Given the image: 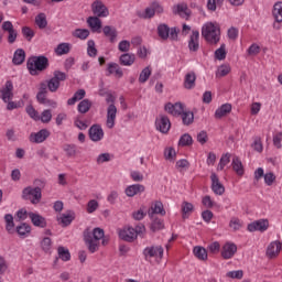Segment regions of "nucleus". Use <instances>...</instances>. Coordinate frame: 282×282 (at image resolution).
<instances>
[{
  "label": "nucleus",
  "instance_id": "nucleus-1",
  "mask_svg": "<svg viewBox=\"0 0 282 282\" xmlns=\"http://www.w3.org/2000/svg\"><path fill=\"white\" fill-rule=\"evenodd\" d=\"M202 36L207 43H209V45H217L221 39V30L219 29V24L215 22H206L202 26Z\"/></svg>",
  "mask_w": 282,
  "mask_h": 282
},
{
  "label": "nucleus",
  "instance_id": "nucleus-2",
  "mask_svg": "<svg viewBox=\"0 0 282 282\" xmlns=\"http://www.w3.org/2000/svg\"><path fill=\"white\" fill-rule=\"evenodd\" d=\"M104 238L105 230H102L101 228L97 227L93 230V232L89 230L84 231V241L91 254H94V252H98V246H100L99 241Z\"/></svg>",
  "mask_w": 282,
  "mask_h": 282
},
{
  "label": "nucleus",
  "instance_id": "nucleus-3",
  "mask_svg": "<svg viewBox=\"0 0 282 282\" xmlns=\"http://www.w3.org/2000/svg\"><path fill=\"white\" fill-rule=\"evenodd\" d=\"M47 67H50V59L45 55L30 57L26 62L31 76H39V72H45Z\"/></svg>",
  "mask_w": 282,
  "mask_h": 282
},
{
  "label": "nucleus",
  "instance_id": "nucleus-4",
  "mask_svg": "<svg viewBox=\"0 0 282 282\" xmlns=\"http://www.w3.org/2000/svg\"><path fill=\"white\" fill-rule=\"evenodd\" d=\"M142 232V227L137 225L135 228L131 226H124L121 229H118L119 239L127 241L128 243H133L138 239V235Z\"/></svg>",
  "mask_w": 282,
  "mask_h": 282
},
{
  "label": "nucleus",
  "instance_id": "nucleus-5",
  "mask_svg": "<svg viewBox=\"0 0 282 282\" xmlns=\"http://www.w3.org/2000/svg\"><path fill=\"white\" fill-rule=\"evenodd\" d=\"M143 254L145 261H149L150 263H160L164 257V248H162V246L148 247L144 249Z\"/></svg>",
  "mask_w": 282,
  "mask_h": 282
},
{
  "label": "nucleus",
  "instance_id": "nucleus-6",
  "mask_svg": "<svg viewBox=\"0 0 282 282\" xmlns=\"http://www.w3.org/2000/svg\"><path fill=\"white\" fill-rule=\"evenodd\" d=\"M43 197L41 187L28 186L22 191V199L31 202V204H40Z\"/></svg>",
  "mask_w": 282,
  "mask_h": 282
},
{
  "label": "nucleus",
  "instance_id": "nucleus-7",
  "mask_svg": "<svg viewBox=\"0 0 282 282\" xmlns=\"http://www.w3.org/2000/svg\"><path fill=\"white\" fill-rule=\"evenodd\" d=\"M67 80V74L61 70H54L53 77L46 82L47 88L52 94L58 91L61 83Z\"/></svg>",
  "mask_w": 282,
  "mask_h": 282
},
{
  "label": "nucleus",
  "instance_id": "nucleus-8",
  "mask_svg": "<svg viewBox=\"0 0 282 282\" xmlns=\"http://www.w3.org/2000/svg\"><path fill=\"white\" fill-rule=\"evenodd\" d=\"M158 34L160 39L166 41V39H171V41H177V29L176 28H169L166 24H160L158 26Z\"/></svg>",
  "mask_w": 282,
  "mask_h": 282
},
{
  "label": "nucleus",
  "instance_id": "nucleus-9",
  "mask_svg": "<svg viewBox=\"0 0 282 282\" xmlns=\"http://www.w3.org/2000/svg\"><path fill=\"white\" fill-rule=\"evenodd\" d=\"M0 98L2 102H10L14 98V84L12 80H7L0 89Z\"/></svg>",
  "mask_w": 282,
  "mask_h": 282
},
{
  "label": "nucleus",
  "instance_id": "nucleus-10",
  "mask_svg": "<svg viewBox=\"0 0 282 282\" xmlns=\"http://www.w3.org/2000/svg\"><path fill=\"white\" fill-rule=\"evenodd\" d=\"M91 11L95 17H99L102 19L107 18V15L109 14V9L107 8V6H105L102 0H95L91 3Z\"/></svg>",
  "mask_w": 282,
  "mask_h": 282
},
{
  "label": "nucleus",
  "instance_id": "nucleus-11",
  "mask_svg": "<svg viewBox=\"0 0 282 282\" xmlns=\"http://www.w3.org/2000/svg\"><path fill=\"white\" fill-rule=\"evenodd\" d=\"M118 116V108L115 104H110L107 108L106 127L113 129L116 127V118Z\"/></svg>",
  "mask_w": 282,
  "mask_h": 282
},
{
  "label": "nucleus",
  "instance_id": "nucleus-12",
  "mask_svg": "<svg viewBox=\"0 0 282 282\" xmlns=\"http://www.w3.org/2000/svg\"><path fill=\"white\" fill-rule=\"evenodd\" d=\"M269 227L270 223L268 221V219H259L249 224L247 230H249V232H265Z\"/></svg>",
  "mask_w": 282,
  "mask_h": 282
},
{
  "label": "nucleus",
  "instance_id": "nucleus-13",
  "mask_svg": "<svg viewBox=\"0 0 282 282\" xmlns=\"http://www.w3.org/2000/svg\"><path fill=\"white\" fill-rule=\"evenodd\" d=\"M88 135L91 142H100L105 138V131L100 124H93L88 130Z\"/></svg>",
  "mask_w": 282,
  "mask_h": 282
},
{
  "label": "nucleus",
  "instance_id": "nucleus-14",
  "mask_svg": "<svg viewBox=\"0 0 282 282\" xmlns=\"http://www.w3.org/2000/svg\"><path fill=\"white\" fill-rule=\"evenodd\" d=\"M156 129L161 133H169L171 130V119L169 117L161 115L155 120Z\"/></svg>",
  "mask_w": 282,
  "mask_h": 282
},
{
  "label": "nucleus",
  "instance_id": "nucleus-15",
  "mask_svg": "<svg viewBox=\"0 0 282 282\" xmlns=\"http://www.w3.org/2000/svg\"><path fill=\"white\" fill-rule=\"evenodd\" d=\"M212 180V191L215 193V195H223L226 193V187H224V184H221V181H219V176L213 172L210 174Z\"/></svg>",
  "mask_w": 282,
  "mask_h": 282
},
{
  "label": "nucleus",
  "instance_id": "nucleus-16",
  "mask_svg": "<svg viewBox=\"0 0 282 282\" xmlns=\"http://www.w3.org/2000/svg\"><path fill=\"white\" fill-rule=\"evenodd\" d=\"M282 242L279 240L272 241L267 248V257L269 259H276L281 254Z\"/></svg>",
  "mask_w": 282,
  "mask_h": 282
},
{
  "label": "nucleus",
  "instance_id": "nucleus-17",
  "mask_svg": "<svg viewBox=\"0 0 282 282\" xmlns=\"http://www.w3.org/2000/svg\"><path fill=\"white\" fill-rule=\"evenodd\" d=\"M149 217H155V215H161V217H164L166 215V209H164V204L162 202L156 200L151 204L149 210H148Z\"/></svg>",
  "mask_w": 282,
  "mask_h": 282
},
{
  "label": "nucleus",
  "instance_id": "nucleus-18",
  "mask_svg": "<svg viewBox=\"0 0 282 282\" xmlns=\"http://www.w3.org/2000/svg\"><path fill=\"white\" fill-rule=\"evenodd\" d=\"M50 131L47 129H42L39 132H32L30 134V142L34 144H41L47 140Z\"/></svg>",
  "mask_w": 282,
  "mask_h": 282
},
{
  "label": "nucleus",
  "instance_id": "nucleus-19",
  "mask_svg": "<svg viewBox=\"0 0 282 282\" xmlns=\"http://www.w3.org/2000/svg\"><path fill=\"white\" fill-rule=\"evenodd\" d=\"M237 254V245L234 242H226L221 248V257L223 259H232Z\"/></svg>",
  "mask_w": 282,
  "mask_h": 282
},
{
  "label": "nucleus",
  "instance_id": "nucleus-20",
  "mask_svg": "<svg viewBox=\"0 0 282 282\" xmlns=\"http://www.w3.org/2000/svg\"><path fill=\"white\" fill-rule=\"evenodd\" d=\"M106 76H116V78H122L124 76V72L118 63L110 62L107 64V74Z\"/></svg>",
  "mask_w": 282,
  "mask_h": 282
},
{
  "label": "nucleus",
  "instance_id": "nucleus-21",
  "mask_svg": "<svg viewBox=\"0 0 282 282\" xmlns=\"http://www.w3.org/2000/svg\"><path fill=\"white\" fill-rule=\"evenodd\" d=\"M29 218L31 219L33 226L36 228H46L47 227V220L45 217L41 216L40 214L30 212Z\"/></svg>",
  "mask_w": 282,
  "mask_h": 282
},
{
  "label": "nucleus",
  "instance_id": "nucleus-22",
  "mask_svg": "<svg viewBox=\"0 0 282 282\" xmlns=\"http://www.w3.org/2000/svg\"><path fill=\"white\" fill-rule=\"evenodd\" d=\"M155 12L158 14H162V12H164V9L158 2H153L150 7H148L143 17L144 19H153V17H155Z\"/></svg>",
  "mask_w": 282,
  "mask_h": 282
},
{
  "label": "nucleus",
  "instance_id": "nucleus-23",
  "mask_svg": "<svg viewBox=\"0 0 282 282\" xmlns=\"http://www.w3.org/2000/svg\"><path fill=\"white\" fill-rule=\"evenodd\" d=\"M165 111L171 116H182L184 113V105L182 102L165 105Z\"/></svg>",
  "mask_w": 282,
  "mask_h": 282
},
{
  "label": "nucleus",
  "instance_id": "nucleus-24",
  "mask_svg": "<svg viewBox=\"0 0 282 282\" xmlns=\"http://www.w3.org/2000/svg\"><path fill=\"white\" fill-rule=\"evenodd\" d=\"M151 219L150 230L152 232H158L159 230H164V219L158 216H149Z\"/></svg>",
  "mask_w": 282,
  "mask_h": 282
},
{
  "label": "nucleus",
  "instance_id": "nucleus-25",
  "mask_svg": "<svg viewBox=\"0 0 282 282\" xmlns=\"http://www.w3.org/2000/svg\"><path fill=\"white\" fill-rule=\"evenodd\" d=\"M188 47L191 52H197L199 50V31H193L189 36Z\"/></svg>",
  "mask_w": 282,
  "mask_h": 282
},
{
  "label": "nucleus",
  "instance_id": "nucleus-26",
  "mask_svg": "<svg viewBox=\"0 0 282 282\" xmlns=\"http://www.w3.org/2000/svg\"><path fill=\"white\" fill-rule=\"evenodd\" d=\"M74 219H76V214L69 210L62 214L61 217L57 219V221H59L62 226L67 227L72 224V221H74Z\"/></svg>",
  "mask_w": 282,
  "mask_h": 282
},
{
  "label": "nucleus",
  "instance_id": "nucleus-27",
  "mask_svg": "<svg viewBox=\"0 0 282 282\" xmlns=\"http://www.w3.org/2000/svg\"><path fill=\"white\" fill-rule=\"evenodd\" d=\"M174 14H178L182 19H188L191 17V10H188V6L181 3L174 7Z\"/></svg>",
  "mask_w": 282,
  "mask_h": 282
},
{
  "label": "nucleus",
  "instance_id": "nucleus-28",
  "mask_svg": "<svg viewBox=\"0 0 282 282\" xmlns=\"http://www.w3.org/2000/svg\"><path fill=\"white\" fill-rule=\"evenodd\" d=\"M102 32L107 39H109L110 43H116V39H118V31L113 26L106 25L102 29Z\"/></svg>",
  "mask_w": 282,
  "mask_h": 282
},
{
  "label": "nucleus",
  "instance_id": "nucleus-29",
  "mask_svg": "<svg viewBox=\"0 0 282 282\" xmlns=\"http://www.w3.org/2000/svg\"><path fill=\"white\" fill-rule=\"evenodd\" d=\"M12 63L13 65H23L25 63V51L23 48L15 50Z\"/></svg>",
  "mask_w": 282,
  "mask_h": 282
},
{
  "label": "nucleus",
  "instance_id": "nucleus-30",
  "mask_svg": "<svg viewBox=\"0 0 282 282\" xmlns=\"http://www.w3.org/2000/svg\"><path fill=\"white\" fill-rule=\"evenodd\" d=\"M195 80H197V76L195 75V73H187L184 78L185 89H195Z\"/></svg>",
  "mask_w": 282,
  "mask_h": 282
},
{
  "label": "nucleus",
  "instance_id": "nucleus-31",
  "mask_svg": "<svg viewBox=\"0 0 282 282\" xmlns=\"http://www.w3.org/2000/svg\"><path fill=\"white\" fill-rule=\"evenodd\" d=\"M232 111V105L230 104H224L221 107H219L215 112V118L221 119L225 118L227 113H230Z\"/></svg>",
  "mask_w": 282,
  "mask_h": 282
},
{
  "label": "nucleus",
  "instance_id": "nucleus-32",
  "mask_svg": "<svg viewBox=\"0 0 282 282\" xmlns=\"http://www.w3.org/2000/svg\"><path fill=\"white\" fill-rule=\"evenodd\" d=\"M87 23L89 25V28L94 31V32H98V30H100V28H102V21H100V18L98 15L96 17H89L87 19Z\"/></svg>",
  "mask_w": 282,
  "mask_h": 282
},
{
  "label": "nucleus",
  "instance_id": "nucleus-33",
  "mask_svg": "<svg viewBox=\"0 0 282 282\" xmlns=\"http://www.w3.org/2000/svg\"><path fill=\"white\" fill-rule=\"evenodd\" d=\"M119 63H120V65H123L126 67H131V65H133V63H135V55H131L129 53L122 54L119 57Z\"/></svg>",
  "mask_w": 282,
  "mask_h": 282
},
{
  "label": "nucleus",
  "instance_id": "nucleus-34",
  "mask_svg": "<svg viewBox=\"0 0 282 282\" xmlns=\"http://www.w3.org/2000/svg\"><path fill=\"white\" fill-rule=\"evenodd\" d=\"M17 232L19 237L25 239V237H29L30 232H32V227L25 223H22L20 226L17 227Z\"/></svg>",
  "mask_w": 282,
  "mask_h": 282
},
{
  "label": "nucleus",
  "instance_id": "nucleus-35",
  "mask_svg": "<svg viewBox=\"0 0 282 282\" xmlns=\"http://www.w3.org/2000/svg\"><path fill=\"white\" fill-rule=\"evenodd\" d=\"M72 51V44L70 43H61L55 48V54L57 56H64L65 54H69Z\"/></svg>",
  "mask_w": 282,
  "mask_h": 282
},
{
  "label": "nucleus",
  "instance_id": "nucleus-36",
  "mask_svg": "<svg viewBox=\"0 0 282 282\" xmlns=\"http://www.w3.org/2000/svg\"><path fill=\"white\" fill-rule=\"evenodd\" d=\"M193 253L199 261H206V259H208V252L203 247H194Z\"/></svg>",
  "mask_w": 282,
  "mask_h": 282
},
{
  "label": "nucleus",
  "instance_id": "nucleus-37",
  "mask_svg": "<svg viewBox=\"0 0 282 282\" xmlns=\"http://www.w3.org/2000/svg\"><path fill=\"white\" fill-rule=\"evenodd\" d=\"M4 221L6 230L9 232V235H12L14 232V216H12V214H6Z\"/></svg>",
  "mask_w": 282,
  "mask_h": 282
},
{
  "label": "nucleus",
  "instance_id": "nucleus-38",
  "mask_svg": "<svg viewBox=\"0 0 282 282\" xmlns=\"http://www.w3.org/2000/svg\"><path fill=\"white\" fill-rule=\"evenodd\" d=\"M272 14L276 23H282V2H276L273 6Z\"/></svg>",
  "mask_w": 282,
  "mask_h": 282
},
{
  "label": "nucleus",
  "instance_id": "nucleus-39",
  "mask_svg": "<svg viewBox=\"0 0 282 282\" xmlns=\"http://www.w3.org/2000/svg\"><path fill=\"white\" fill-rule=\"evenodd\" d=\"M35 24L40 30H45L47 28V15L45 13H39L35 17Z\"/></svg>",
  "mask_w": 282,
  "mask_h": 282
},
{
  "label": "nucleus",
  "instance_id": "nucleus-40",
  "mask_svg": "<svg viewBox=\"0 0 282 282\" xmlns=\"http://www.w3.org/2000/svg\"><path fill=\"white\" fill-rule=\"evenodd\" d=\"M86 94L87 93L85 91V89L77 90L74 94V96L67 100V105H70V106L76 105V102H78V100H83V98H85Z\"/></svg>",
  "mask_w": 282,
  "mask_h": 282
},
{
  "label": "nucleus",
  "instance_id": "nucleus-41",
  "mask_svg": "<svg viewBox=\"0 0 282 282\" xmlns=\"http://www.w3.org/2000/svg\"><path fill=\"white\" fill-rule=\"evenodd\" d=\"M41 249L43 252L46 254L52 253V238L50 237H44L41 242H40Z\"/></svg>",
  "mask_w": 282,
  "mask_h": 282
},
{
  "label": "nucleus",
  "instance_id": "nucleus-42",
  "mask_svg": "<svg viewBox=\"0 0 282 282\" xmlns=\"http://www.w3.org/2000/svg\"><path fill=\"white\" fill-rule=\"evenodd\" d=\"M232 170L237 175H243V164L241 163V160L238 156H235L231 162Z\"/></svg>",
  "mask_w": 282,
  "mask_h": 282
},
{
  "label": "nucleus",
  "instance_id": "nucleus-43",
  "mask_svg": "<svg viewBox=\"0 0 282 282\" xmlns=\"http://www.w3.org/2000/svg\"><path fill=\"white\" fill-rule=\"evenodd\" d=\"M58 259L62 261H69L72 259V253H69V249L61 246L57 248Z\"/></svg>",
  "mask_w": 282,
  "mask_h": 282
},
{
  "label": "nucleus",
  "instance_id": "nucleus-44",
  "mask_svg": "<svg viewBox=\"0 0 282 282\" xmlns=\"http://www.w3.org/2000/svg\"><path fill=\"white\" fill-rule=\"evenodd\" d=\"M87 54L90 58H96L98 56V48H96V42L94 40L87 42Z\"/></svg>",
  "mask_w": 282,
  "mask_h": 282
},
{
  "label": "nucleus",
  "instance_id": "nucleus-45",
  "mask_svg": "<svg viewBox=\"0 0 282 282\" xmlns=\"http://www.w3.org/2000/svg\"><path fill=\"white\" fill-rule=\"evenodd\" d=\"M77 109H78L79 113H87V111H89L91 109V100H89V99L82 100L78 104Z\"/></svg>",
  "mask_w": 282,
  "mask_h": 282
},
{
  "label": "nucleus",
  "instance_id": "nucleus-46",
  "mask_svg": "<svg viewBox=\"0 0 282 282\" xmlns=\"http://www.w3.org/2000/svg\"><path fill=\"white\" fill-rule=\"evenodd\" d=\"M228 164H230V153L227 152L221 155L220 161L217 166V171H224V169H226V166H228Z\"/></svg>",
  "mask_w": 282,
  "mask_h": 282
},
{
  "label": "nucleus",
  "instance_id": "nucleus-47",
  "mask_svg": "<svg viewBox=\"0 0 282 282\" xmlns=\"http://www.w3.org/2000/svg\"><path fill=\"white\" fill-rule=\"evenodd\" d=\"M193 210H194V206L192 203L183 202L182 204L183 219L188 218V216L191 215V213H193Z\"/></svg>",
  "mask_w": 282,
  "mask_h": 282
},
{
  "label": "nucleus",
  "instance_id": "nucleus-48",
  "mask_svg": "<svg viewBox=\"0 0 282 282\" xmlns=\"http://www.w3.org/2000/svg\"><path fill=\"white\" fill-rule=\"evenodd\" d=\"M140 188H141L140 184L130 185L126 188V195L128 197H135V195L140 193Z\"/></svg>",
  "mask_w": 282,
  "mask_h": 282
},
{
  "label": "nucleus",
  "instance_id": "nucleus-49",
  "mask_svg": "<svg viewBox=\"0 0 282 282\" xmlns=\"http://www.w3.org/2000/svg\"><path fill=\"white\" fill-rule=\"evenodd\" d=\"M193 144V137L191 134L185 133L178 140V147H191Z\"/></svg>",
  "mask_w": 282,
  "mask_h": 282
},
{
  "label": "nucleus",
  "instance_id": "nucleus-50",
  "mask_svg": "<svg viewBox=\"0 0 282 282\" xmlns=\"http://www.w3.org/2000/svg\"><path fill=\"white\" fill-rule=\"evenodd\" d=\"M63 151H65L67 158H75L77 153V147L76 144H65L63 147Z\"/></svg>",
  "mask_w": 282,
  "mask_h": 282
},
{
  "label": "nucleus",
  "instance_id": "nucleus-51",
  "mask_svg": "<svg viewBox=\"0 0 282 282\" xmlns=\"http://www.w3.org/2000/svg\"><path fill=\"white\" fill-rule=\"evenodd\" d=\"M76 39H80L82 41H85L89 36V30L87 29H76L73 33Z\"/></svg>",
  "mask_w": 282,
  "mask_h": 282
},
{
  "label": "nucleus",
  "instance_id": "nucleus-52",
  "mask_svg": "<svg viewBox=\"0 0 282 282\" xmlns=\"http://www.w3.org/2000/svg\"><path fill=\"white\" fill-rule=\"evenodd\" d=\"M35 34L36 33L34 32V30H32V28L30 26L22 28V36H24L29 42L32 41V39H34Z\"/></svg>",
  "mask_w": 282,
  "mask_h": 282
},
{
  "label": "nucleus",
  "instance_id": "nucleus-53",
  "mask_svg": "<svg viewBox=\"0 0 282 282\" xmlns=\"http://www.w3.org/2000/svg\"><path fill=\"white\" fill-rule=\"evenodd\" d=\"M247 54L248 56H258V54H261V46L257 43L251 44L247 50Z\"/></svg>",
  "mask_w": 282,
  "mask_h": 282
},
{
  "label": "nucleus",
  "instance_id": "nucleus-54",
  "mask_svg": "<svg viewBox=\"0 0 282 282\" xmlns=\"http://www.w3.org/2000/svg\"><path fill=\"white\" fill-rule=\"evenodd\" d=\"M181 116L183 124H191L193 123V120H195V116L191 111H183Z\"/></svg>",
  "mask_w": 282,
  "mask_h": 282
},
{
  "label": "nucleus",
  "instance_id": "nucleus-55",
  "mask_svg": "<svg viewBox=\"0 0 282 282\" xmlns=\"http://www.w3.org/2000/svg\"><path fill=\"white\" fill-rule=\"evenodd\" d=\"M25 111L28 116H30V118H32L33 120H41V117H39V111L34 109V106L32 105L26 106Z\"/></svg>",
  "mask_w": 282,
  "mask_h": 282
},
{
  "label": "nucleus",
  "instance_id": "nucleus-56",
  "mask_svg": "<svg viewBox=\"0 0 282 282\" xmlns=\"http://www.w3.org/2000/svg\"><path fill=\"white\" fill-rule=\"evenodd\" d=\"M191 166L188 161L186 159H181L176 162V169L180 171V173H184Z\"/></svg>",
  "mask_w": 282,
  "mask_h": 282
},
{
  "label": "nucleus",
  "instance_id": "nucleus-57",
  "mask_svg": "<svg viewBox=\"0 0 282 282\" xmlns=\"http://www.w3.org/2000/svg\"><path fill=\"white\" fill-rule=\"evenodd\" d=\"M230 69H231L230 65L224 64L218 67L216 76H220V77L228 76V74H230Z\"/></svg>",
  "mask_w": 282,
  "mask_h": 282
},
{
  "label": "nucleus",
  "instance_id": "nucleus-58",
  "mask_svg": "<svg viewBox=\"0 0 282 282\" xmlns=\"http://www.w3.org/2000/svg\"><path fill=\"white\" fill-rule=\"evenodd\" d=\"M215 58H217V61L226 59V44H223L218 50H216Z\"/></svg>",
  "mask_w": 282,
  "mask_h": 282
},
{
  "label": "nucleus",
  "instance_id": "nucleus-59",
  "mask_svg": "<svg viewBox=\"0 0 282 282\" xmlns=\"http://www.w3.org/2000/svg\"><path fill=\"white\" fill-rule=\"evenodd\" d=\"M274 182H276V175L272 172H267L264 174V184H267V186H272Z\"/></svg>",
  "mask_w": 282,
  "mask_h": 282
},
{
  "label": "nucleus",
  "instance_id": "nucleus-60",
  "mask_svg": "<svg viewBox=\"0 0 282 282\" xmlns=\"http://www.w3.org/2000/svg\"><path fill=\"white\" fill-rule=\"evenodd\" d=\"M177 153L175 152V149L173 148H166L164 151V158L165 160H170V162H173L175 160Z\"/></svg>",
  "mask_w": 282,
  "mask_h": 282
},
{
  "label": "nucleus",
  "instance_id": "nucleus-61",
  "mask_svg": "<svg viewBox=\"0 0 282 282\" xmlns=\"http://www.w3.org/2000/svg\"><path fill=\"white\" fill-rule=\"evenodd\" d=\"M41 122H44V124H47V122L52 121V110L46 109L42 112L40 117Z\"/></svg>",
  "mask_w": 282,
  "mask_h": 282
},
{
  "label": "nucleus",
  "instance_id": "nucleus-62",
  "mask_svg": "<svg viewBox=\"0 0 282 282\" xmlns=\"http://www.w3.org/2000/svg\"><path fill=\"white\" fill-rule=\"evenodd\" d=\"M226 276H227L228 279H238V280H241V279H243V270L229 271V272H227Z\"/></svg>",
  "mask_w": 282,
  "mask_h": 282
},
{
  "label": "nucleus",
  "instance_id": "nucleus-63",
  "mask_svg": "<svg viewBox=\"0 0 282 282\" xmlns=\"http://www.w3.org/2000/svg\"><path fill=\"white\" fill-rule=\"evenodd\" d=\"M98 200L96 199H91L88 202L87 204V213H89V215H91V213H96V210H98Z\"/></svg>",
  "mask_w": 282,
  "mask_h": 282
},
{
  "label": "nucleus",
  "instance_id": "nucleus-64",
  "mask_svg": "<svg viewBox=\"0 0 282 282\" xmlns=\"http://www.w3.org/2000/svg\"><path fill=\"white\" fill-rule=\"evenodd\" d=\"M118 50L119 52H129V50H131V42L122 40L119 42Z\"/></svg>",
  "mask_w": 282,
  "mask_h": 282
}]
</instances>
